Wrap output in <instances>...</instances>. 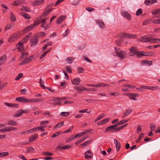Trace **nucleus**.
<instances>
[{
  "label": "nucleus",
  "instance_id": "f3484780",
  "mask_svg": "<svg viewBox=\"0 0 160 160\" xmlns=\"http://www.w3.org/2000/svg\"><path fill=\"white\" fill-rule=\"evenodd\" d=\"M85 157L86 159H88L91 158L93 156L92 152L90 151H88L84 153Z\"/></svg>",
  "mask_w": 160,
  "mask_h": 160
},
{
  "label": "nucleus",
  "instance_id": "c85d7f7f",
  "mask_svg": "<svg viewBox=\"0 0 160 160\" xmlns=\"http://www.w3.org/2000/svg\"><path fill=\"white\" fill-rule=\"evenodd\" d=\"M87 137L86 136H84L83 138H81L78 141H77L75 143V144L76 145H78L80 143L82 142L85 140Z\"/></svg>",
  "mask_w": 160,
  "mask_h": 160
},
{
  "label": "nucleus",
  "instance_id": "4468645a",
  "mask_svg": "<svg viewBox=\"0 0 160 160\" xmlns=\"http://www.w3.org/2000/svg\"><path fill=\"white\" fill-rule=\"evenodd\" d=\"M33 26V25L31 24L30 25L26 27L22 30V32L24 33H27L29 31H31L32 28H34Z\"/></svg>",
  "mask_w": 160,
  "mask_h": 160
},
{
  "label": "nucleus",
  "instance_id": "4d7b16f0",
  "mask_svg": "<svg viewBox=\"0 0 160 160\" xmlns=\"http://www.w3.org/2000/svg\"><path fill=\"white\" fill-rule=\"evenodd\" d=\"M43 154L46 156H52L53 155V154L49 152H44L43 153Z\"/></svg>",
  "mask_w": 160,
  "mask_h": 160
},
{
  "label": "nucleus",
  "instance_id": "a18cd8bd",
  "mask_svg": "<svg viewBox=\"0 0 160 160\" xmlns=\"http://www.w3.org/2000/svg\"><path fill=\"white\" fill-rule=\"evenodd\" d=\"M44 81H43L42 80L41 78H40L39 83H40V85L41 87H42V88L45 89L46 88L44 85Z\"/></svg>",
  "mask_w": 160,
  "mask_h": 160
},
{
  "label": "nucleus",
  "instance_id": "aec40b11",
  "mask_svg": "<svg viewBox=\"0 0 160 160\" xmlns=\"http://www.w3.org/2000/svg\"><path fill=\"white\" fill-rule=\"evenodd\" d=\"M126 94L129 96V98L130 99L134 100H137V99L136 98V97L137 95V94L129 93H127Z\"/></svg>",
  "mask_w": 160,
  "mask_h": 160
},
{
  "label": "nucleus",
  "instance_id": "6ab92c4d",
  "mask_svg": "<svg viewBox=\"0 0 160 160\" xmlns=\"http://www.w3.org/2000/svg\"><path fill=\"white\" fill-rule=\"evenodd\" d=\"M81 79L79 78H75L72 80L71 82L72 84L77 85L80 82Z\"/></svg>",
  "mask_w": 160,
  "mask_h": 160
},
{
  "label": "nucleus",
  "instance_id": "72a5a7b5",
  "mask_svg": "<svg viewBox=\"0 0 160 160\" xmlns=\"http://www.w3.org/2000/svg\"><path fill=\"white\" fill-rule=\"evenodd\" d=\"M34 152V149L32 147H29L27 148V152L33 153Z\"/></svg>",
  "mask_w": 160,
  "mask_h": 160
},
{
  "label": "nucleus",
  "instance_id": "1a4fd4ad",
  "mask_svg": "<svg viewBox=\"0 0 160 160\" xmlns=\"http://www.w3.org/2000/svg\"><path fill=\"white\" fill-rule=\"evenodd\" d=\"M152 38L151 37L143 36L141 37L140 41L144 42H152Z\"/></svg>",
  "mask_w": 160,
  "mask_h": 160
},
{
  "label": "nucleus",
  "instance_id": "473e14b6",
  "mask_svg": "<svg viewBox=\"0 0 160 160\" xmlns=\"http://www.w3.org/2000/svg\"><path fill=\"white\" fill-rule=\"evenodd\" d=\"M10 14V20L12 22H15L16 21V18L12 12H11Z\"/></svg>",
  "mask_w": 160,
  "mask_h": 160
},
{
  "label": "nucleus",
  "instance_id": "5fc2aeb1",
  "mask_svg": "<svg viewBox=\"0 0 160 160\" xmlns=\"http://www.w3.org/2000/svg\"><path fill=\"white\" fill-rule=\"evenodd\" d=\"M159 13H160V9H157L152 12L153 15H156Z\"/></svg>",
  "mask_w": 160,
  "mask_h": 160
},
{
  "label": "nucleus",
  "instance_id": "5701e85b",
  "mask_svg": "<svg viewBox=\"0 0 160 160\" xmlns=\"http://www.w3.org/2000/svg\"><path fill=\"white\" fill-rule=\"evenodd\" d=\"M84 87L82 85H80L75 87V88L77 90L78 92H79L80 91H84Z\"/></svg>",
  "mask_w": 160,
  "mask_h": 160
},
{
  "label": "nucleus",
  "instance_id": "680f3d73",
  "mask_svg": "<svg viewBox=\"0 0 160 160\" xmlns=\"http://www.w3.org/2000/svg\"><path fill=\"white\" fill-rule=\"evenodd\" d=\"M48 15V14L47 13V12L46 11L44 12L41 15V16H40L42 18H43L45 17L46 16Z\"/></svg>",
  "mask_w": 160,
  "mask_h": 160
},
{
  "label": "nucleus",
  "instance_id": "f257e3e1",
  "mask_svg": "<svg viewBox=\"0 0 160 160\" xmlns=\"http://www.w3.org/2000/svg\"><path fill=\"white\" fill-rule=\"evenodd\" d=\"M115 49L116 53L121 59H123L126 58L127 54L125 51H122L120 48L116 47L115 48Z\"/></svg>",
  "mask_w": 160,
  "mask_h": 160
},
{
  "label": "nucleus",
  "instance_id": "412c9836",
  "mask_svg": "<svg viewBox=\"0 0 160 160\" xmlns=\"http://www.w3.org/2000/svg\"><path fill=\"white\" fill-rule=\"evenodd\" d=\"M66 16L64 15L60 16L57 19L56 23L57 24H60L65 18Z\"/></svg>",
  "mask_w": 160,
  "mask_h": 160
},
{
  "label": "nucleus",
  "instance_id": "9b49d317",
  "mask_svg": "<svg viewBox=\"0 0 160 160\" xmlns=\"http://www.w3.org/2000/svg\"><path fill=\"white\" fill-rule=\"evenodd\" d=\"M129 50L131 52L129 53L130 56H134L135 55H136L138 51H137L135 48L133 47H132L129 49Z\"/></svg>",
  "mask_w": 160,
  "mask_h": 160
},
{
  "label": "nucleus",
  "instance_id": "7ed1b4c3",
  "mask_svg": "<svg viewBox=\"0 0 160 160\" xmlns=\"http://www.w3.org/2000/svg\"><path fill=\"white\" fill-rule=\"evenodd\" d=\"M30 112V109L28 108L25 109L24 110H20L17 112L16 114H14L13 115L14 117H19L21 116L23 113L25 114L29 113Z\"/></svg>",
  "mask_w": 160,
  "mask_h": 160
},
{
  "label": "nucleus",
  "instance_id": "37998d69",
  "mask_svg": "<svg viewBox=\"0 0 160 160\" xmlns=\"http://www.w3.org/2000/svg\"><path fill=\"white\" fill-rule=\"evenodd\" d=\"M9 154L8 152H0V157H2L4 156H8Z\"/></svg>",
  "mask_w": 160,
  "mask_h": 160
},
{
  "label": "nucleus",
  "instance_id": "e433bc0d",
  "mask_svg": "<svg viewBox=\"0 0 160 160\" xmlns=\"http://www.w3.org/2000/svg\"><path fill=\"white\" fill-rule=\"evenodd\" d=\"M63 125V122H60L57 124L55 126H54V128L57 129V128H59L61 126Z\"/></svg>",
  "mask_w": 160,
  "mask_h": 160
},
{
  "label": "nucleus",
  "instance_id": "f03ea898",
  "mask_svg": "<svg viewBox=\"0 0 160 160\" xmlns=\"http://www.w3.org/2000/svg\"><path fill=\"white\" fill-rule=\"evenodd\" d=\"M127 121H121L119 122L115 123V125L110 126L108 127L105 130V132H107L112 130H115V128L118 126L124 123H125Z\"/></svg>",
  "mask_w": 160,
  "mask_h": 160
},
{
  "label": "nucleus",
  "instance_id": "de8ad7c7",
  "mask_svg": "<svg viewBox=\"0 0 160 160\" xmlns=\"http://www.w3.org/2000/svg\"><path fill=\"white\" fill-rule=\"evenodd\" d=\"M152 42L153 43H160V39L158 38H152Z\"/></svg>",
  "mask_w": 160,
  "mask_h": 160
},
{
  "label": "nucleus",
  "instance_id": "cd10ccee",
  "mask_svg": "<svg viewBox=\"0 0 160 160\" xmlns=\"http://www.w3.org/2000/svg\"><path fill=\"white\" fill-rule=\"evenodd\" d=\"M8 121V123L9 125L16 126L18 124V122L15 121Z\"/></svg>",
  "mask_w": 160,
  "mask_h": 160
},
{
  "label": "nucleus",
  "instance_id": "0eeeda50",
  "mask_svg": "<svg viewBox=\"0 0 160 160\" xmlns=\"http://www.w3.org/2000/svg\"><path fill=\"white\" fill-rule=\"evenodd\" d=\"M122 15L125 18L129 20L132 19V17L131 15L127 12L124 10H122L121 12Z\"/></svg>",
  "mask_w": 160,
  "mask_h": 160
},
{
  "label": "nucleus",
  "instance_id": "0e129e2a",
  "mask_svg": "<svg viewBox=\"0 0 160 160\" xmlns=\"http://www.w3.org/2000/svg\"><path fill=\"white\" fill-rule=\"evenodd\" d=\"M69 33V29H67L65 32L63 33V35L64 36V37L68 35V33Z\"/></svg>",
  "mask_w": 160,
  "mask_h": 160
},
{
  "label": "nucleus",
  "instance_id": "c756f323",
  "mask_svg": "<svg viewBox=\"0 0 160 160\" xmlns=\"http://www.w3.org/2000/svg\"><path fill=\"white\" fill-rule=\"evenodd\" d=\"M70 114L69 112H62L60 113V115L61 116L67 117Z\"/></svg>",
  "mask_w": 160,
  "mask_h": 160
},
{
  "label": "nucleus",
  "instance_id": "052dcab7",
  "mask_svg": "<svg viewBox=\"0 0 160 160\" xmlns=\"http://www.w3.org/2000/svg\"><path fill=\"white\" fill-rule=\"evenodd\" d=\"M107 121H100L98 123V125H101L107 122Z\"/></svg>",
  "mask_w": 160,
  "mask_h": 160
},
{
  "label": "nucleus",
  "instance_id": "6e6d98bb",
  "mask_svg": "<svg viewBox=\"0 0 160 160\" xmlns=\"http://www.w3.org/2000/svg\"><path fill=\"white\" fill-rule=\"evenodd\" d=\"M127 124H125V125H122V126H121L119 127H118L117 128H115V130L116 131H119V130L122 129V128L125 127H126V125H127Z\"/></svg>",
  "mask_w": 160,
  "mask_h": 160
},
{
  "label": "nucleus",
  "instance_id": "2eb2a0df",
  "mask_svg": "<svg viewBox=\"0 0 160 160\" xmlns=\"http://www.w3.org/2000/svg\"><path fill=\"white\" fill-rule=\"evenodd\" d=\"M96 23L101 28H104L105 27V25L104 22L102 21L97 20L96 21Z\"/></svg>",
  "mask_w": 160,
  "mask_h": 160
},
{
  "label": "nucleus",
  "instance_id": "13d9d810",
  "mask_svg": "<svg viewBox=\"0 0 160 160\" xmlns=\"http://www.w3.org/2000/svg\"><path fill=\"white\" fill-rule=\"evenodd\" d=\"M59 147L60 148H61L62 149H68V148H70L71 147L69 145H65L64 147H60V146H59Z\"/></svg>",
  "mask_w": 160,
  "mask_h": 160
},
{
  "label": "nucleus",
  "instance_id": "8fccbe9b",
  "mask_svg": "<svg viewBox=\"0 0 160 160\" xmlns=\"http://www.w3.org/2000/svg\"><path fill=\"white\" fill-rule=\"evenodd\" d=\"M17 47L19 52L22 51L24 49V47L23 45L21 46H17Z\"/></svg>",
  "mask_w": 160,
  "mask_h": 160
},
{
  "label": "nucleus",
  "instance_id": "423d86ee",
  "mask_svg": "<svg viewBox=\"0 0 160 160\" xmlns=\"http://www.w3.org/2000/svg\"><path fill=\"white\" fill-rule=\"evenodd\" d=\"M18 38V34L17 33H15L9 36L8 39V41L10 42H12L17 40Z\"/></svg>",
  "mask_w": 160,
  "mask_h": 160
},
{
  "label": "nucleus",
  "instance_id": "bf43d9fd",
  "mask_svg": "<svg viewBox=\"0 0 160 160\" xmlns=\"http://www.w3.org/2000/svg\"><path fill=\"white\" fill-rule=\"evenodd\" d=\"M73 126H71L70 128L69 129H68L64 132V133H67L70 132L73 129Z\"/></svg>",
  "mask_w": 160,
  "mask_h": 160
},
{
  "label": "nucleus",
  "instance_id": "338daca9",
  "mask_svg": "<svg viewBox=\"0 0 160 160\" xmlns=\"http://www.w3.org/2000/svg\"><path fill=\"white\" fill-rule=\"evenodd\" d=\"M13 26V25H12V24H11L10 25H8L5 28V30H9V29L11 28Z\"/></svg>",
  "mask_w": 160,
  "mask_h": 160
},
{
  "label": "nucleus",
  "instance_id": "ddd939ff",
  "mask_svg": "<svg viewBox=\"0 0 160 160\" xmlns=\"http://www.w3.org/2000/svg\"><path fill=\"white\" fill-rule=\"evenodd\" d=\"M142 87L145 89H148L152 90H158L159 89L158 86H151L148 87L147 86H142Z\"/></svg>",
  "mask_w": 160,
  "mask_h": 160
},
{
  "label": "nucleus",
  "instance_id": "393cba45",
  "mask_svg": "<svg viewBox=\"0 0 160 160\" xmlns=\"http://www.w3.org/2000/svg\"><path fill=\"white\" fill-rule=\"evenodd\" d=\"M74 60L73 57H69L66 59V61L67 63L71 64Z\"/></svg>",
  "mask_w": 160,
  "mask_h": 160
},
{
  "label": "nucleus",
  "instance_id": "b1692460",
  "mask_svg": "<svg viewBox=\"0 0 160 160\" xmlns=\"http://www.w3.org/2000/svg\"><path fill=\"white\" fill-rule=\"evenodd\" d=\"M132 112V110L131 109H128L126 110L125 112L124 113V114L122 116V118H125L126 116L130 114Z\"/></svg>",
  "mask_w": 160,
  "mask_h": 160
},
{
  "label": "nucleus",
  "instance_id": "9d476101",
  "mask_svg": "<svg viewBox=\"0 0 160 160\" xmlns=\"http://www.w3.org/2000/svg\"><path fill=\"white\" fill-rule=\"evenodd\" d=\"M16 128L11 127H6L0 129V132H7L16 129Z\"/></svg>",
  "mask_w": 160,
  "mask_h": 160
},
{
  "label": "nucleus",
  "instance_id": "4be33fe9",
  "mask_svg": "<svg viewBox=\"0 0 160 160\" xmlns=\"http://www.w3.org/2000/svg\"><path fill=\"white\" fill-rule=\"evenodd\" d=\"M7 59L6 56L4 55L0 57V65H2Z\"/></svg>",
  "mask_w": 160,
  "mask_h": 160
},
{
  "label": "nucleus",
  "instance_id": "ea45409f",
  "mask_svg": "<svg viewBox=\"0 0 160 160\" xmlns=\"http://www.w3.org/2000/svg\"><path fill=\"white\" fill-rule=\"evenodd\" d=\"M51 50V49L45 52L40 57V59H41L43 58L46 56L47 54Z\"/></svg>",
  "mask_w": 160,
  "mask_h": 160
},
{
  "label": "nucleus",
  "instance_id": "58836bf2",
  "mask_svg": "<svg viewBox=\"0 0 160 160\" xmlns=\"http://www.w3.org/2000/svg\"><path fill=\"white\" fill-rule=\"evenodd\" d=\"M91 142V141L90 140H89L88 141L85 142H84L80 145H82V146L85 147L87 146V145L89 144Z\"/></svg>",
  "mask_w": 160,
  "mask_h": 160
},
{
  "label": "nucleus",
  "instance_id": "20e7f679",
  "mask_svg": "<svg viewBox=\"0 0 160 160\" xmlns=\"http://www.w3.org/2000/svg\"><path fill=\"white\" fill-rule=\"evenodd\" d=\"M120 38H136L137 36L136 35L129 33H122L119 36Z\"/></svg>",
  "mask_w": 160,
  "mask_h": 160
},
{
  "label": "nucleus",
  "instance_id": "bb28decb",
  "mask_svg": "<svg viewBox=\"0 0 160 160\" xmlns=\"http://www.w3.org/2000/svg\"><path fill=\"white\" fill-rule=\"evenodd\" d=\"M38 137V135L37 134H35L34 135H32L31 138H30L29 139L30 142H32L34 141Z\"/></svg>",
  "mask_w": 160,
  "mask_h": 160
},
{
  "label": "nucleus",
  "instance_id": "69168bd1",
  "mask_svg": "<svg viewBox=\"0 0 160 160\" xmlns=\"http://www.w3.org/2000/svg\"><path fill=\"white\" fill-rule=\"evenodd\" d=\"M74 138V137L73 136H71V137H69V138H68L66 140V142H69L70 141H71Z\"/></svg>",
  "mask_w": 160,
  "mask_h": 160
},
{
  "label": "nucleus",
  "instance_id": "a19ab883",
  "mask_svg": "<svg viewBox=\"0 0 160 160\" xmlns=\"http://www.w3.org/2000/svg\"><path fill=\"white\" fill-rule=\"evenodd\" d=\"M142 9L141 8H139L136 12V15L137 16H139L142 14Z\"/></svg>",
  "mask_w": 160,
  "mask_h": 160
},
{
  "label": "nucleus",
  "instance_id": "864d4df0",
  "mask_svg": "<svg viewBox=\"0 0 160 160\" xmlns=\"http://www.w3.org/2000/svg\"><path fill=\"white\" fill-rule=\"evenodd\" d=\"M46 19H43L42 20V22L41 23H42L41 26L42 28H43L44 26L46 23Z\"/></svg>",
  "mask_w": 160,
  "mask_h": 160
},
{
  "label": "nucleus",
  "instance_id": "a211bd4d",
  "mask_svg": "<svg viewBox=\"0 0 160 160\" xmlns=\"http://www.w3.org/2000/svg\"><path fill=\"white\" fill-rule=\"evenodd\" d=\"M44 2V0H35L33 2V5L34 6L40 5L43 4Z\"/></svg>",
  "mask_w": 160,
  "mask_h": 160
},
{
  "label": "nucleus",
  "instance_id": "2f4dec72",
  "mask_svg": "<svg viewBox=\"0 0 160 160\" xmlns=\"http://www.w3.org/2000/svg\"><path fill=\"white\" fill-rule=\"evenodd\" d=\"M46 35V33L44 32H40L38 33L37 35V37L38 38V37H42L45 36Z\"/></svg>",
  "mask_w": 160,
  "mask_h": 160
},
{
  "label": "nucleus",
  "instance_id": "c03bdc74",
  "mask_svg": "<svg viewBox=\"0 0 160 160\" xmlns=\"http://www.w3.org/2000/svg\"><path fill=\"white\" fill-rule=\"evenodd\" d=\"M157 17L158 18H159L160 19H158L157 20H156L153 21V22L154 23L157 24V23H160V14L158 15Z\"/></svg>",
  "mask_w": 160,
  "mask_h": 160
},
{
  "label": "nucleus",
  "instance_id": "6e6552de",
  "mask_svg": "<svg viewBox=\"0 0 160 160\" xmlns=\"http://www.w3.org/2000/svg\"><path fill=\"white\" fill-rule=\"evenodd\" d=\"M15 100L23 103L29 102V99L26 98L22 97L17 98H16Z\"/></svg>",
  "mask_w": 160,
  "mask_h": 160
},
{
  "label": "nucleus",
  "instance_id": "49530a36",
  "mask_svg": "<svg viewBox=\"0 0 160 160\" xmlns=\"http://www.w3.org/2000/svg\"><path fill=\"white\" fill-rule=\"evenodd\" d=\"M22 14L25 18L30 19V16L25 12H22Z\"/></svg>",
  "mask_w": 160,
  "mask_h": 160
},
{
  "label": "nucleus",
  "instance_id": "4c0bfd02",
  "mask_svg": "<svg viewBox=\"0 0 160 160\" xmlns=\"http://www.w3.org/2000/svg\"><path fill=\"white\" fill-rule=\"evenodd\" d=\"M28 62V61L27 59V58H25L22 62L19 64V66L22 65H24L25 64H26Z\"/></svg>",
  "mask_w": 160,
  "mask_h": 160
},
{
  "label": "nucleus",
  "instance_id": "f8f14e48",
  "mask_svg": "<svg viewBox=\"0 0 160 160\" xmlns=\"http://www.w3.org/2000/svg\"><path fill=\"white\" fill-rule=\"evenodd\" d=\"M42 18H41L40 16L37 17L35 20L34 23L32 24V25H33V27H35L36 26L38 25L39 24L41 23L42 20H41Z\"/></svg>",
  "mask_w": 160,
  "mask_h": 160
},
{
  "label": "nucleus",
  "instance_id": "dca6fc26",
  "mask_svg": "<svg viewBox=\"0 0 160 160\" xmlns=\"http://www.w3.org/2000/svg\"><path fill=\"white\" fill-rule=\"evenodd\" d=\"M114 143L115 145L117 151L118 152L119 151L121 145L120 142L117 139H114Z\"/></svg>",
  "mask_w": 160,
  "mask_h": 160
},
{
  "label": "nucleus",
  "instance_id": "774afa93",
  "mask_svg": "<svg viewBox=\"0 0 160 160\" xmlns=\"http://www.w3.org/2000/svg\"><path fill=\"white\" fill-rule=\"evenodd\" d=\"M66 70L67 71L68 73H72L71 68L68 67H66Z\"/></svg>",
  "mask_w": 160,
  "mask_h": 160
},
{
  "label": "nucleus",
  "instance_id": "39448f33",
  "mask_svg": "<svg viewBox=\"0 0 160 160\" xmlns=\"http://www.w3.org/2000/svg\"><path fill=\"white\" fill-rule=\"evenodd\" d=\"M38 40L37 36L32 37L30 40V44L31 46H35L38 42Z\"/></svg>",
  "mask_w": 160,
  "mask_h": 160
},
{
  "label": "nucleus",
  "instance_id": "79ce46f5",
  "mask_svg": "<svg viewBox=\"0 0 160 160\" xmlns=\"http://www.w3.org/2000/svg\"><path fill=\"white\" fill-rule=\"evenodd\" d=\"M22 2V0H17L14 2V5L15 6H18Z\"/></svg>",
  "mask_w": 160,
  "mask_h": 160
},
{
  "label": "nucleus",
  "instance_id": "7c9ffc66",
  "mask_svg": "<svg viewBox=\"0 0 160 160\" xmlns=\"http://www.w3.org/2000/svg\"><path fill=\"white\" fill-rule=\"evenodd\" d=\"M136 55L138 58H141L142 56H144V52L142 51L140 52H138V51Z\"/></svg>",
  "mask_w": 160,
  "mask_h": 160
},
{
  "label": "nucleus",
  "instance_id": "f704fd0d",
  "mask_svg": "<svg viewBox=\"0 0 160 160\" xmlns=\"http://www.w3.org/2000/svg\"><path fill=\"white\" fill-rule=\"evenodd\" d=\"M21 10L22 11L27 12H30L31 11L30 9L27 7L22 6Z\"/></svg>",
  "mask_w": 160,
  "mask_h": 160
},
{
  "label": "nucleus",
  "instance_id": "603ef678",
  "mask_svg": "<svg viewBox=\"0 0 160 160\" xmlns=\"http://www.w3.org/2000/svg\"><path fill=\"white\" fill-rule=\"evenodd\" d=\"M84 69L81 67H79L78 69V72L79 73H82L83 72Z\"/></svg>",
  "mask_w": 160,
  "mask_h": 160
},
{
  "label": "nucleus",
  "instance_id": "e2e57ef3",
  "mask_svg": "<svg viewBox=\"0 0 160 160\" xmlns=\"http://www.w3.org/2000/svg\"><path fill=\"white\" fill-rule=\"evenodd\" d=\"M48 122V121H44L41 122L40 123V125L41 126H45V125L47 124Z\"/></svg>",
  "mask_w": 160,
  "mask_h": 160
},
{
  "label": "nucleus",
  "instance_id": "3c124183",
  "mask_svg": "<svg viewBox=\"0 0 160 160\" xmlns=\"http://www.w3.org/2000/svg\"><path fill=\"white\" fill-rule=\"evenodd\" d=\"M23 76L22 73H19L18 75L16 76L15 78L16 80H19Z\"/></svg>",
  "mask_w": 160,
  "mask_h": 160
},
{
  "label": "nucleus",
  "instance_id": "09e8293b",
  "mask_svg": "<svg viewBox=\"0 0 160 160\" xmlns=\"http://www.w3.org/2000/svg\"><path fill=\"white\" fill-rule=\"evenodd\" d=\"M83 135V134L82 133V132H80V133H78V134L74 136V138H79V137H82Z\"/></svg>",
  "mask_w": 160,
  "mask_h": 160
},
{
  "label": "nucleus",
  "instance_id": "a878e982",
  "mask_svg": "<svg viewBox=\"0 0 160 160\" xmlns=\"http://www.w3.org/2000/svg\"><path fill=\"white\" fill-rule=\"evenodd\" d=\"M42 101L41 98L31 99H29V102H40Z\"/></svg>",
  "mask_w": 160,
  "mask_h": 160
},
{
  "label": "nucleus",
  "instance_id": "c9c22d12",
  "mask_svg": "<svg viewBox=\"0 0 160 160\" xmlns=\"http://www.w3.org/2000/svg\"><path fill=\"white\" fill-rule=\"evenodd\" d=\"M144 136V134L143 133H141L140 135L136 141V142L138 143L140 142L141 139Z\"/></svg>",
  "mask_w": 160,
  "mask_h": 160
}]
</instances>
